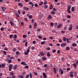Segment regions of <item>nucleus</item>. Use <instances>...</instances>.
Wrapping results in <instances>:
<instances>
[{
  "label": "nucleus",
  "mask_w": 78,
  "mask_h": 78,
  "mask_svg": "<svg viewBox=\"0 0 78 78\" xmlns=\"http://www.w3.org/2000/svg\"><path fill=\"white\" fill-rule=\"evenodd\" d=\"M43 74L44 78H47V75H46V74H45V73H43Z\"/></svg>",
  "instance_id": "39448f33"
},
{
  "label": "nucleus",
  "mask_w": 78,
  "mask_h": 78,
  "mask_svg": "<svg viewBox=\"0 0 78 78\" xmlns=\"http://www.w3.org/2000/svg\"><path fill=\"white\" fill-rule=\"evenodd\" d=\"M53 25H54V23H51V27H53Z\"/></svg>",
  "instance_id": "a19ab883"
},
{
  "label": "nucleus",
  "mask_w": 78,
  "mask_h": 78,
  "mask_svg": "<svg viewBox=\"0 0 78 78\" xmlns=\"http://www.w3.org/2000/svg\"><path fill=\"white\" fill-rule=\"evenodd\" d=\"M63 41H65V42H66V37H64L63 39Z\"/></svg>",
  "instance_id": "473e14b6"
},
{
  "label": "nucleus",
  "mask_w": 78,
  "mask_h": 78,
  "mask_svg": "<svg viewBox=\"0 0 78 78\" xmlns=\"http://www.w3.org/2000/svg\"><path fill=\"white\" fill-rule=\"evenodd\" d=\"M16 55H19V51H17L16 52Z\"/></svg>",
  "instance_id": "e2e57ef3"
},
{
  "label": "nucleus",
  "mask_w": 78,
  "mask_h": 78,
  "mask_svg": "<svg viewBox=\"0 0 78 78\" xmlns=\"http://www.w3.org/2000/svg\"><path fill=\"white\" fill-rule=\"evenodd\" d=\"M34 6L35 7H37L38 6V5H37V3L35 4Z\"/></svg>",
  "instance_id": "680f3d73"
},
{
  "label": "nucleus",
  "mask_w": 78,
  "mask_h": 78,
  "mask_svg": "<svg viewBox=\"0 0 78 78\" xmlns=\"http://www.w3.org/2000/svg\"><path fill=\"white\" fill-rule=\"evenodd\" d=\"M10 68H12V64H10L9 65V67Z\"/></svg>",
  "instance_id": "c85d7f7f"
},
{
  "label": "nucleus",
  "mask_w": 78,
  "mask_h": 78,
  "mask_svg": "<svg viewBox=\"0 0 78 78\" xmlns=\"http://www.w3.org/2000/svg\"><path fill=\"white\" fill-rule=\"evenodd\" d=\"M43 2L42 1L41 2H40V3L39 4V6H42V5H43Z\"/></svg>",
  "instance_id": "5701e85b"
},
{
  "label": "nucleus",
  "mask_w": 78,
  "mask_h": 78,
  "mask_svg": "<svg viewBox=\"0 0 78 78\" xmlns=\"http://www.w3.org/2000/svg\"><path fill=\"white\" fill-rule=\"evenodd\" d=\"M4 50H5L6 51H8V49L7 48H4Z\"/></svg>",
  "instance_id": "09e8293b"
},
{
  "label": "nucleus",
  "mask_w": 78,
  "mask_h": 78,
  "mask_svg": "<svg viewBox=\"0 0 78 78\" xmlns=\"http://www.w3.org/2000/svg\"><path fill=\"white\" fill-rule=\"evenodd\" d=\"M18 5L19 6H20V7H22V6H23V4L20 3H18Z\"/></svg>",
  "instance_id": "9b49d317"
},
{
  "label": "nucleus",
  "mask_w": 78,
  "mask_h": 78,
  "mask_svg": "<svg viewBox=\"0 0 78 78\" xmlns=\"http://www.w3.org/2000/svg\"><path fill=\"white\" fill-rule=\"evenodd\" d=\"M9 71H11L12 70V68L9 67Z\"/></svg>",
  "instance_id": "6e6d98bb"
},
{
  "label": "nucleus",
  "mask_w": 78,
  "mask_h": 78,
  "mask_svg": "<svg viewBox=\"0 0 78 78\" xmlns=\"http://www.w3.org/2000/svg\"><path fill=\"white\" fill-rule=\"evenodd\" d=\"M23 38H25L27 37V36H26V35H23Z\"/></svg>",
  "instance_id": "79ce46f5"
},
{
  "label": "nucleus",
  "mask_w": 78,
  "mask_h": 78,
  "mask_svg": "<svg viewBox=\"0 0 78 78\" xmlns=\"http://www.w3.org/2000/svg\"><path fill=\"white\" fill-rule=\"evenodd\" d=\"M63 29L65 30H67V27H64L63 28Z\"/></svg>",
  "instance_id": "603ef678"
},
{
  "label": "nucleus",
  "mask_w": 78,
  "mask_h": 78,
  "mask_svg": "<svg viewBox=\"0 0 78 78\" xmlns=\"http://www.w3.org/2000/svg\"><path fill=\"white\" fill-rule=\"evenodd\" d=\"M27 45H28V42H27L25 43V45L26 47H27Z\"/></svg>",
  "instance_id": "e433bc0d"
},
{
  "label": "nucleus",
  "mask_w": 78,
  "mask_h": 78,
  "mask_svg": "<svg viewBox=\"0 0 78 78\" xmlns=\"http://www.w3.org/2000/svg\"><path fill=\"white\" fill-rule=\"evenodd\" d=\"M59 72H60L61 73V74L62 75V74H63V73H64V72H63V70H62V69L61 68H60V69H59Z\"/></svg>",
  "instance_id": "7ed1b4c3"
},
{
  "label": "nucleus",
  "mask_w": 78,
  "mask_h": 78,
  "mask_svg": "<svg viewBox=\"0 0 78 78\" xmlns=\"http://www.w3.org/2000/svg\"><path fill=\"white\" fill-rule=\"evenodd\" d=\"M1 8L2 9V11L3 12L5 11V9H6V8L5 7L2 6Z\"/></svg>",
  "instance_id": "20e7f679"
},
{
  "label": "nucleus",
  "mask_w": 78,
  "mask_h": 78,
  "mask_svg": "<svg viewBox=\"0 0 78 78\" xmlns=\"http://www.w3.org/2000/svg\"><path fill=\"white\" fill-rule=\"evenodd\" d=\"M13 36L12 35V34H11L9 36L10 38L11 39L12 38V37Z\"/></svg>",
  "instance_id": "bf43d9fd"
},
{
  "label": "nucleus",
  "mask_w": 78,
  "mask_h": 78,
  "mask_svg": "<svg viewBox=\"0 0 78 78\" xmlns=\"http://www.w3.org/2000/svg\"><path fill=\"white\" fill-rule=\"evenodd\" d=\"M25 68H26V69H28V67H29V66H27L24 67Z\"/></svg>",
  "instance_id": "a18cd8bd"
},
{
  "label": "nucleus",
  "mask_w": 78,
  "mask_h": 78,
  "mask_svg": "<svg viewBox=\"0 0 78 78\" xmlns=\"http://www.w3.org/2000/svg\"><path fill=\"white\" fill-rule=\"evenodd\" d=\"M50 6L51 7L49 8V9H52L53 8V6H52V5H51Z\"/></svg>",
  "instance_id": "b1692460"
},
{
  "label": "nucleus",
  "mask_w": 78,
  "mask_h": 78,
  "mask_svg": "<svg viewBox=\"0 0 78 78\" xmlns=\"http://www.w3.org/2000/svg\"><path fill=\"white\" fill-rule=\"evenodd\" d=\"M24 54L26 55H28V53L27 52H24Z\"/></svg>",
  "instance_id": "de8ad7c7"
},
{
  "label": "nucleus",
  "mask_w": 78,
  "mask_h": 78,
  "mask_svg": "<svg viewBox=\"0 0 78 78\" xmlns=\"http://www.w3.org/2000/svg\"><path fill=\"white\" fill-rule=\"evenodd\" d=\"M17 48L19 51H21V50H22V48H20V47H18Z\"/></svg>",
  "instance_id": "393cba45"
},
{
  "label": "nucleus",
  "mask_w": 78,
  "mask_h": 78,
  "mask_svg": "<svg viewBox=\"0 0 78 78\" xmlns=\"http://www.w3.org/2000/svg\"><path fill=\"white\" fill-rule=\"evenodd\" d=\"M44 8L45 9L47 8H48V5H46L45 6H44Z\"/></svg>",
  "instance_id": "69168bd1"
},
{
  "label": "nucleus",
  "mask_w": 78,
  "mask_h": 78,
  "mask_svg": "<svg viewBox=\"0 0 78 78\" xmlns=\"http://www.w3.org/2000/svg\"><path fill=\"white\" fill-rule=\"evenodd\" d=\"M72 27H70L69 28V30L70 31V30H72Z\"/></svg>",
  "instance_id": "2f4dec72"
},
{
  "label": "nucleus",
  "mask_w": 78,
  "mask_h": 78,
  "mask_svg": "<svg viewBox=\"0 0 78 78\" xmlns=\"http://www.w3.org/2000/svg\"><path fill=\"white\" fill-rule=\"evenodd\" d=\"M67 12H68V13H71V12H70V10H67Z\"/></svg>",
  "instance_id": "c03bdc74"
},
{
  "label": "nucleus",
  "mask_w": 78,
  "mask_h": 78,
  "mask_svg": "<svg viewBox=\"0 0 78 78\" xmlns=\"http://www.w3.org/2000/svg\"><path fill=\"white\" fill-rule=\"evenodd\" d=\"M24 10H26V11H28L29 10V8H27L26 7H24Z\"/></svg>",
  "instance_id": "1a4fd4ad"
},
{
  "label": "nucleus",
  "mask_w": 78,
  "mask_h": 78,
  "mask_svg": "<svg viewBox=\"0 0 78 78\" xmlns=\"http://www.w3.org/2000/svg\"><path fill=\"white\" fill-rule=\"evenodd\" d=\"M74 75L75 76H77V72H74Z\"/></svg>",
  "instance_id": "a878e982"
},
{
  "label": "nucleus",
  "mask_w": 78,
  "mask_h": 78,
  "mask_svg": "<svg viewBox=\"0 0 78 78\" xmlns=\"http://www.w3.org/2000/svg\"><path fill=\"white\" fill-rule=\"evenodd\" d=\"M32 17H33V16H32V15H30L29 16V19H31L32 18Z\"/></svg>",
  "instance_id": "c9c22d12"
},
{
  "label": "nucleus",
  "mask_w": 78,
  "mask_h": 78,
  "mask_svg": "<svg viewBox=\"0 0 78 78\" xmlns=\"http://www.w3.org/2000/svg\"><path fill=\"white\" fill-rule=\"evenodd\" d=\"M66 45L67 44L66 43H62L61 44V46L62 47H64L66 46Z\"/></svg>",
  "instance_id": "f03ea898"
},
{
  "label": "nucleus",
  "mask_w": 78,
  "mask_h": 78,
  "mask_svg": "<svg viewBox=\"0 0 78 78\" xmlns=\"http://www.w3.org/2000/svg\"><path fill=\"white\" fill-rule=\"evenodd\" d=\"M66 51H69L70 50V48L69 47H67L66 48Z\"/></svg>",
  "instance_id": "ddd939ff"
},
{
  "label": "nucleus",
  "mask_w": 78,
  "mask_h": 78,
  "mask_svg": "<svg viewBox=\"0 0 78 78\" xmlns=\"http://www.w3.org/2000/svg\"><path fill=\"white\" fill-rule=\"evenodd\" d=\"M26 74V73L25 72H23V73H22V75H25V74Z\"/></svg>",
  "instance_id": "49530a36"
},
{
  "label": "nucleus",
  "mask_w": 78,
  "mask_h": 78,
  "mask_svg": "<svg viewBox=\"0 0 78 78\" xmlns=\"http://www.w3.org/2000/svg\"><path fill=\"white\" fill-rule=\"evenodd\" d=\"M47 56L48 57H50V52H48L47 53Z\"/></svg>",
  "instance_id": "f3484780"
},
{
  "label": "nucleus",
  "mask_w": 78,
  "mask_h": 78,
  "mask_svg": "<svg viewBox=\"0 0 78 78\" xmlns=\"http://www.w3.org/2000/svg\"><path fill=\"white\" fill-rule=\"evenodd\" d=\"M36 27H37V23H35L34 25V28L35 29V28H36Z\"/></svg>",
  "instance_id": "6e6552de"
},
{
  "label": "nucleus",
  "mask_w": 78,
  "mask_h": 78,
  "mask_svg": "<svg viewBox=\"0 0 78 78\" xmlns=\"http://www.w3.org/2000/svg\"><path fill=\"white\" fill-rule=\"evenodd\" d=\"M53 11H56L57 10L55 8H54L53 9Z\"/></svg>",
  "instance_id": "864d4df0"
},
{
  "label": "nucleus",
  "mask_w": 78,
  "mask_h": 78,
  "mask_svg": "<svg viewBox=\"0 0 78 78\" xmlns=\"http://www.w3.org/2000/svg\"><path fill=\"white\" fill-rule=\"evenodd\" d=\"M71 8V6L70 5H68L67 7L68 10H70Z\"/></svg>",
  "instance_id": "6ab92c4d"
},
{
  "label": "nucleus",
  "mask_w": 78,
  "mask_h": 78,
  "mask_svg": "<svg viewBox=\"0 0 78 78\" xmlns=\"http://www.w3.org/2000/svg\"><path fill=\"white\" fill-rule=\"evenodd\" d=\"M27 53H29V52H30V49H28L27 50Z\"/></svg>",
  "instance_id": "774afa93"
},
{
  "label": "nucleus",
  "mask_w": 78,
  "mask_h": 78,
  "mask_svg": "<svg viewBox=\"0 0 78 78\" xmlns=\"http://www.w3.org/2000/svg\"><path fill=\"white\" fill-rule=\"evenodd\" d=\"M25 62H21V64H22V65H23V66L24 65V64H25Z\"/></svg>",
  "instance_id": "37998d69"
},
{
  "label": "nucleus",
  "mask_w": 78,
  "mask_h": 78,
  "mask_svg": "<svg viewBox=\"0 0 78 78\" xmlns=\"http://www.w3.org/2000/svg\"><path fill=\"white\" fill-rule=\"evenodd\" d=\"M40 54L41 56H44V55H45L44 53V52H41L40 53Z\"/></svg>",
  "instance_id": "423d86ee"
},
{
  "label": "nucleus",
  "mask_w": 78,
  "mask_h": 78,
  "mask_svg": "<svg viewBox=\"0 0 78 78\" xmlns=\"http://www.w3.org/2000/svg\"><path fill=\"white\" fill-rule=\"evenodd\" d=\"M75 10V8L74 7H73L71 8V11L72 12H73Z\"/></svg>",
  "instance_id": "a211bd4d"
},
{
  "label": "nucleus",
  "mask_w": 78,
  "mask_h": 78,
  "mask_svg": "<svg viewBox=\"0 0 78 78\" xmlns=\"http://www.w3.org/2000/svg\"><path fill=\"white\" fill-rule=\"evenodd\" d=\"M53 70H54V73H56L57 71H56V69L55 68H53Z\"/></svg>",
  "instance_id": "0eeeda50"
},
{
  "label": "nucleus",
  "mask_w": 78,
  "mask_h": 78,
  "mask_svg": "<svg viewBox=\"0 0 78 78\" xmlns=\"http://www.w3.org/2000/svg\"><path fill=\"white\" fill-rule=\"evenodd\" d=\"M62 27V25L61 24H59L58 26L57 27V28H60L61 27Z\"/></svg>",
  "instance_id": "9d476101"
},
{
  "label": "nucleus",
  "mask_w": 78,
  "mask_h": 78,
  "mask_svg": "<svg viewBox=\"0 0 78 78\" xmlns=\"http://www.w3.org/2000/svg\"><path fill=\"white\" fill-rule=\"evenodd\" d=\"M70 70V68H67L66 70L67 71H69V70Z\"/></svg>",
  "instance_id": "4d7b16f0"
},
{
  "label": "nucleus",
  "mask_w": 78,
  "mask_h": 78,
  "mask_svg": "<svg viewBox=\"0 0 78 78\" xmlns=\"http://www.w3.org/2000/svg\"><path fill=\"white\" fill-rule=\"evenodd\" d=\"M29 78V75L27 74V75L26 76V78Z\"/></svg>",
  "instance_id": "052dcab7"
},
{
  "label": "nucleus",
  "mask_w": 78,
  "mask_h": 78,
  "mask_svg": "<svg viewBox=\"0 0 78 78\" xmlns=\"http://www.w3.org/2000/svg\"><path fill=\"white\" fill-rule=\"evenodd\" d=\"M45 44V41H42L41 42V44H42L43 45H44Z\"/></svg>",
  "instance_id": "cd10ccee"
},
{
  "label": "nucleus",
  "mask_w": 78,
  "mask_h": 78,
  "mask_svg": "<svg viewBox=\"0 0 78 78\" xmlns=\"http://www.w3.org/2000/svg\"><path fill=\"white\" fill-rule=\"evenodd\" d=\"M56 51V50L55 49H54L52 51L53 53H55Z\"/></svg>",
  "instance_id": "13d9d810"
},
{
  "label": "nucleus",
  "mask_w": 78,
  "mask_h": 78,
  "mask_svg": "<svg viewBox=\"0 0 78 78\" xmlns=\"http://www.w3.org/2000/svg\"><path fill=\"white\" fill-rule=\"evenodd\" d=\"M73 66H75V67H76V63H74L73 64Z\"/></svg>",
  "instance_id": "0e129e2a"
},
{
  "label": "nucleus",
  "mask_w": 78,
  "mask_h": 78,
  "mask_svg": "<svg viewBox=\"0 0 78 78\" xmlns=\"http://www.w3.org/2000/svg\"><path fill=\"white\" fill-rule=\"evenodd\" d=\"M51 14H53V15H54L55 14V12L54 11H52L51 12Z\"/></svg>",
  "instance_id": "dca6fc26"
},
{
  "label": "nucleus",
  "mask_w": 78,
  "mask_h": 78,
  "mask_svg": "<svg viewBox=\"0 0 78 78\" xmlns=\"http://www.w3.org/2000/svg\"><path fill=\"white\" fill-rule=\"evenodd\" d=\"M4 30V28H3V27H2L1 28V31H3V30Z\"/></svg>",
  "instance_id": "338daca9"
},
{
  "label": "nucleus",
  "mask_w": 78,
  "mask_h": 78,
  "mask_svg": "<svg viewBox=\"0 0 78 78\" xmlns=\"http://www.w3.org/2000/svg\"><path fill=\"white\" fill-rule=\"evenodd\" d=\"M47 19H51V16L50 15H48V17H47Z\"/></svg>",
  "instance_id": "2eb2a0df"
},
{
  "label": "nucleus",
  "mask_w": 78,
  "mask_h": 78,
  "mask_svg": "<svg viewBox=\"0 0 78 78\" xmlns=\"http://www.w3.org/2000/svg\"><path fill=\"white\" fill-rule=\"evenodd\" d=\"M24 20H25V21H26V22H28V19H27V18H24Z\"/></svg>",
  "instance_id": "7c9ffc66"
},
{
  "label": "nucleus",
  "mask_w": 78,
  "mask_h": 78,
  "mask_svg": "<svg viewBox=\"0 0 78 78\" xmlns=\"http://www.w3.org/2000/svg\"><path fill=\"white\" fill-rule=\"evenodd\" d=\"M5 65L4 64H2V67L3 68L5 67Z\"/></svg>",
  "instance_id": "4c0bfd02"
},
{
  "label": "nucleus",
  "mask_w": 78,
  "mask_h": 78,
  "mask_svg": "<svg viewBox=\"0 0 78 78\" xmlns=\"http://www.w3.org/2000/svg\"><path fill=\"white\" fill-rule=\"evenodd\" d=\"M66 41L67 42V43H69V39H68V38H67Z\"/></svg>",
  "instance_id": "8fccbe9b"
},
{
  "label": "nucleus",
  "mask_w": 78,
  "mask_h": 78,
  "mask_svg": "<svg viewBox=\"0 0 78 78\" xmlns=\"http://www.w3.org/2000/svg\"><path fill=\"white\" fill-rule=\"evenodd\" d=\"M3 53L4 55H6V52L5 51H3Z\"/></svg>",
  "instance_id": "5fc2aeb1"
},
{
  "label": "nucleus",
  "mask_w": 78,
  "mask_h": 78,
  "mask_svg": "<svg viewBox=\"0 0 78 78\" xmlns=\"http://www.w3.org/2000/svg\"><path fill=\"white\" fill-rule=\"evenodd\" d=\"M60 43H62V40L61 39H60L58 41Z\"/></svg>",
  "instance_id": "72a5a7b5"
},
{
  "label": "nucleus",
  "mask_w": 78,
  "mask_h": 78,
  "mask_svg": "<svg viewBox=\"0 0 78 78\" xmlns=\"http://www.w3.org/2000/svg\"><path fill=\"white\" fill-rule=\"evenodd\" d=\"M16 48H14L13 49V51L14 52H16Z\"/></svg>",
  "instance_id": "3c124183"
},
{
  "label": "nucleus",
  "mask_w": 78,
  "mask_h": 78,
  "mask_svg": "<svg viewBox=\"0 0 78 78\" xmlns=\"http://www.w3.org/2000/svg\"><path fill=\"white\" fill-rule=\"evenodd\" d=\"M38 38H39V39H42V37L41 36V35H39L38 36Z\"/></svg>",
  "instance_id": "bb28decb"
},
{
  "label": "nucleus",
  "mask_w": 78,
  "mask_h": 78,
  "mask_svg": "<svg viewBox=\"0 0 78 78\" xmlns=\"http://www.w3.org/2000/svg\"><path fill=\"white\" fill-rule=\"evenodd\" d=\"M42 60H43V61H46L47 60V58L45 57H43L42 58Z\"/></svg>",
  "instance_id": "f8f14e48"
},
{
  "label": "nucleus",
  "mask_w": 78,
  "mask_h": 78,
  "mask_svg": "<svg viewBox=\"0 0 78 78\" xmlns=\"http://www.w3.org/2000/svg\"><path fill=\"white\" fill-rule=\"evenodd\" d=\"M52 32L53 33H56V31H55V30H52Z\"/></svg>",
  "instance_id": "c756f323"
},
{
  "label": "nucleus",
  "mask_w": 78,
  "mask_h": 78,
  "mask_svg": "<svg viewBox=\"0 0 78 78\" xmlns=\"http://www.w3.org/2000/svg\"><path fill=\"white\" fill-rule=\"evenodd\" d=\"M34 73L35 76H37V73L34 72Z\"/></svg>",
  "instance_id": "ea45409f"
},
{
  "label": "nucleus",
  "mask_w": 78,
  "mask_h": 78,
  "mask_svg": "<svg viewBox=\"0 0 78 78\" xmlns=\"http://www.w3.org/2000/svg\"><path fill=\"white\" fill-rule=\"evenodd\" d=\"M10 23L11 26H12V25H14V23L12 22V21H10Z\"/></svg>",
  "instance_id": "aec40b11"
},
{
  "label": "nucleus",
  "mask_w": 78,
  "mask_h": 78,
  "mask_svg": "<svg viewBox=\"0 0 78 78\" xmlns=\"http://www.w3.org/2000/svg\"><path fill=\"white\" fill-rule=\"evenodd\" d=\"M73 72H71L70 73L69 75H70V77L71 78H73L74 76L73 75Z\"/></svg>",
  "instance_id": "f257e3e1"
},
{
  "label": "nucleus",
  "mask_w": 78,
  "mask_h": 78,
  "mask_svg": "<svg viewBox=\"0 0 78 78\" xmlns=\"http://www.w3.org/2000/svg\"><path fill=\"white\" fill-rule=\"evenodd\" d=\"M67 17H68V18H69V19H70V18H71V16L70 15H67Z\"/></svg>",
  "instance_id": "58836bf2"
},
{
  "label": "nucleus",
  "mask_w": 78,
  "mask_h": 78,
  "mask_svg": "<svg viewBox=\"0 0 78 78\" xmlns=\"http://www.w3.org/2000/svg\"><path fill=\"white\" fill-rule=\"evenodd\" d=\"M72 45L73 47H76L77 44L76 43H73L72 44Z\"/></svg>",
  "instance_id": "4be33fe9"
},
{
  "label": "nucleus",
  "mask_w": 78,
  "mask_h": 78,
  "mask_svg": "<svg viewBox=\"0 0 78 78\" xmlns=\"http://www.w3.org/2000/svg\"><path fill=\"white\" fill-rule=\"evenodd\" d=\"M10 75H11V76H13V75H14V73H13L12 72H11L10 73Z\"/></svg>",
  "instance_id": "412c9836"
},
{
  "label": "nucleus",
  "mask_w": 78,
  "mask_h": 78,
  "mask_svg": "<svg viewBox=\"0 0 78 78\" xmlns=\"http://www.w3.org/2000/svg\"><path fill=\"white\" fill-rule=\"evenodd\" d=\"M17 65H16L14 66L13 69L14 70H16V69H17Z\"/></svg>",
  "instance_id": "4468645a"
},
{
  "label": "nucleus",
  "mask_w": 78,
  "mask_h": 78,
  "mask_svg": "<svg viewBox=\"0 0 78 78\" xmlns=\"http://www.w3.org/2000/svg\"><path fill=\"white\" fill-rule=\"evenodd\" d=\"M12 62V60H9L8 61V62L9 63H11Z\"/></svg>",
  "instance_id": "f704fd0d"
}]
</instances>
